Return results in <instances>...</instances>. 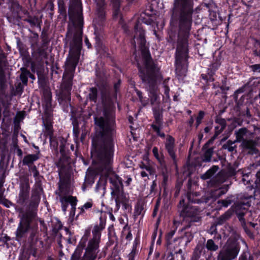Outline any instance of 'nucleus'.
<instances>
[{
  "label": "nucleus",
  "mask_w": 260,
  "mask_h": 260,
  "mask_svg": "<svg viewBox=\"0 0 260 260\" xmlns=\"http://www.w3.org/2000/svg\"><path fill=\"white\" fill-rule=\"evenodd\" d=\"M69 13L70 18L69 32H72L74 27L78 29V32L74 42L75 46L72 47L71 49L70 57L68 60L69 64H71L75 68L79 57L82 36V31L81 30L82 25V9L79 2H75L74 4H72L70 6Z\"/></svg>",
  "instance_id": "nucleus-1"
},
{
  "label": "nucleus",
  "mask_w": 260,
  "mask_h": 260,
  "mask_svg": "<svg viewBox=\"0 0 260 260\" xmlns=\"http://www.w3.org/2000/svg\"><path fill=\"white\" fill-rule=\"evenodd\" d=\"M239 246L235 240H229L224 246L218 256V260H232L237 256Z\"/></svg>",
  "instance_id": "nucleus-2"
},
{
  "label": "nucleus",
  "mask_w": 260,
  "mask_h": 260,
  "mask_svg": "<svg viewBox=\"0 0 260 260\" xmlns=\"http://www.w3.org/2000/svg\"><path fill=\"white\" fill-rule=\"evenodd\" d=\"M93 235V239L89 242L82 260H93L96 256L101 234L98 231H94Z\"/></svg>",
  "instance_id": "nucleus-3"
},
{
  "label": "nucleus",
  "mask_w": 260,
  "mask_h": 260,
  "mask_svg": "<svg viewBox=\"0 0 260 260\" xmlns=\"http://www.w3.org/2000/svg\"><path fill=\"white\" fill-rule=\"evenodd\" d=\"M187 52V41L186 39H184L182 42H179L177 46L176 51V70L180 68L181 58L183 57H185Z\"/></svg>",
  "instance_id": "nucleus-4"
},
{
  "label": "nucleus",
  "mask_w": 260,
  "mask_h": 260,
  "mask_svg": "<svg viewBox=\"0 0 260 260\" xmlns=\"http://www.w3.org/2000/svg\"><path fill=\"white\" fill-rule=\"evenodd\" d=\"M113 154V144L109 142L105 145L101 154L102 161L105 164H109L112 159Z\"/></svg>",
  "instance_id": "nucleus-5"
},
{
  "label": "nucleus",
  "mask_w": 260,
  "mask_h": 260,
  "mask_svg": "<svg viewBox=\"0 0 260 260\" xmlns=\"http://www.w3.org/2000/svg\"><path fill=\"white\" fill-rule=\"evenodd\" d=\"M29 229V220L27 217H23L20 221V225L16 232L18 239L24 236Z\"/></svg>",
  "instance_id": "nucleus-6"
},
{
  "label": "nucleus",
  "mask_w": 260,
  "mask_h": 260,
  "mask_svg": "<svg viewBox=\"0 0 260 260\" xmlns=\"http://www.w3.org/2000/svg\"><path fill=\"white\" fill-rule=\"evenodd\" d=\"M107 177L109 178L111 183L115 190L119 189L122 187L121 179L110 169H108Z\"/></svg>",
  "instance_id": "nucleus-7"
},
{
  "label": "nucleus",
  "mask_w": 260,
  "mask_h": 260,
  "mask_svg": "<svg viewBox=\"0 0 260 260\" xmlns=\"http://www.w3.org/2000/svg\"><path fill=\"white\" fill-rule=\"evenodd\" d=\"M134 42L135 44L137 43L138 44H139L141 48H142L145 43L143 30L142 29V27L138 24L135 26Z\"/></svg>",
  "instance_id": "nucleus-8"
},
{
  "label": "nucleus",
  "mask_w": 260,
  "mask_h": 260,
  "mask_svg": "<svg viewBox=\"0 0 260 260\" xmlns=\"http://www.w3.org/2000/svg\"><path fill=\"white\" fill-rule=\"evenodd\" d=\"M94 120L96 125L99 126L100 133H102V135H104L106 132L109 131L110 127L107 119H104L103 117H95Z\"/></svg>",
  "instance_id": "nucleus-9"
},
{
  "label": "nucleus",
  "mask_w": 260,
  "mask_h": 260,
  "mask_svg": "<svg viewBox=\"0 0 260 260\" xmlns=\"http://www.w3.org/2000/svg\"><path fill=\"white\" fill-rule=\"evenodd\" d=\"M174 140L173 138L170 136H168L167 139L166 147L168 151L170 156L174 159L175 158V152L174 151Z\"/></svg>",
  "instance_id": "nucleus-10"
},
{
  "label": "nucleus",
  "mask_w": 260,
  "mask_h": 260,
  "mask_svg": "<svg viewBox=\"0 0 260 260\" xmlns=\"http://www.w3.org/2000/svg\"><path fill=\"white\" fill-rule=\"evenodd\" d=\"M140 168L142 169L141 175L143 177H147L149 175H151L153 173V170L150 166L142 164L140 165Z\"/></svg>",
  "instance_id": "nucleus-11"
},
{
  "label": "nucleus",
  "mask_w": 260,
  "mask_h": 260,
  "mask_svg": "<svg viewBox=\"0 0 260 260\" xmlns=\"http://www.w3.org/2000/svg\"><path fill=\"white\" fill-rule=\"evenodd\" d=\"M83 246H78L72 255L71 260H78L82 252Z\"/></svg>",
  "instance_id": "nucleus-12"
},
{
  "label": "nucleus",
  "mask_w": 260,
  "mask_h": 260,
  "mask_svg": "<svg viewBox=\"0 0 260 260\" xmlns=\"http://www.w3.org/2000/svg\"><path fill=\"white\" fill-rule=\"evenodd\" d=\"M61 202L70 203L73 207L75 206L76 204V199L75 198L71 196L66 197L61 200Z\"/></svg>",
  "instance_id": "nucleus-13"
},
{
  "label": "nucleus",
  "mask_w": 260,
  "mask_h": 260,
  "mask_svg": "<svg viewBox=\"0 0 260 260\" xmlns=\"http://www.w3.org/2000/svg\"><path fill=\"white\" fill-rule=\"evenodd\" d=\"M143 56L145 58L146 67L147 69L149 68V64L150 63V55L147 52V50H144L142 52Z\"/></svg>",
  "instance_id": "nucleus-14"
},
{
  "label": "nucleus",
  "mask_w": 260,
  "mask_h": 260,
  "mask_svg": "<svg viewBox=\"0 0 260 260\" xmlns=\"http://www.w3.org/2000/svg\"><path fill=\"white\" fill-rule=\"evenodd\" d=\"M206 247L210 250L215 251L217 249L218 246L215 245L212 240H209L206 244Z\"/></svg>",
  "instance_id": "nucleus-15"
},
{
  "label": "nucleus",
  "mask_w": 260,
  "mask_h": 260,
  "mask_svg": "<svg viewBox=\"0 0 260 260\" xmlns=\"http://www.w3.org/2000/svg\"><path fill=\"white\" fill-rule=\"evenodd\" d=\"M37 159V157L35 155H29L25 157L23 159V162L24 164H28Z\"/></svg>",
  "instance_id": "nucleus-16"
},
{
  "label": "nucleus",
  "mask_w": 260,
  "mask_h": 260,
  "mask_svg": "<svg viewBox=\"0 0 260 260\" xmlns=\"http://www.w3.org/2000/svg\"><path fill=\"white\" fill-rule=\"evenodd\" d=\"M246 129H240L237 133V136L238 138V139L239 141L240 140V139H243L244 135L246 134Z\"/></svg>",
  "instance_id": "nucleus-17"
},
{
  "label": "nucleus",
  "mask_w": 260,
  "mask_h": 260,
  "mask_svg": "<svg viewBox=\"0 0 260 260\" xmlns=\"http://www.w3.org/2000/svg\"><path fill=\"white\" fill-rule=\"evenodd\" d=\"M243 145L247 148L252 149L254 146V143L251 141H244L243 142Z\"/></svg>",
  "instance_id": "nucleus-18"
},
{
  "label": "nucleus",
  "mask_w": 260,
  "mask_h": 260,
  "mask_svg": "<svg viewBox=\"0 0 260 260\" xmlns=\"http://www.w3.org/2000/svg\"><path fill=\"white\" fill-rule=\"evenodd\" d=\"M149 97L151 98V103H153L157 99V94L156 91L154 90H152L149 91Z\"/></svg>",
  "instance_id": "nucleus-19"
},
{
  "label": "nucleus",
  "mask_w": 260,
  "mask_h": 260,
  "mask_svg": "<svg viewBox=\"0 0 260 260\" xmlns=\"http://www.w3.org/2000/svg\"><path fill=\"white\" fill-rule=\"evenodd\" d=\"M218 203H221L222 206L223 207H227L231 203V200L230 199H227L224 200L218 201Z\"/></svg>",
  "instance_id": "nucleus-20"
},
{
  "label": "nucleus",
  "mask_w": 260,
  "mask_h": 260,
  "mask_svg": "<svg viewBox=\"0 0 260 260\" xmlns=\"http://www.w3.org/2000/svg\"><path fill=\"white\" fill-rule=\"evenodd\" d=\"M89 97L90 99L91 100L94 101L95 100L96 97V92L95 89H92L91 90V92L90 93V94L89 95Z\"/></svg>",
  "instance_id": "nucleus-21"
},
{
  "label": "nucleus",
  "mask_w": 260,
  "mask_h": 260,
  "mask_svg": "<svg viewBox=\"0 0 260 260\" xmlns=\"http://www.w3.org/2000/svg\"><path fill=\"white\" fill-rule=\"evenodd\" d=\"M211 155H212L211 150H207L205 153V158L204 160L207 161H209L210 160Z\"/></svg>",
  "instance_id": "nucleus-22"
},
{
  "label": "nucleus",
  "mask_w": 260,
  "mask_h": 260,
  "mask_svg": "<svg viewBox=\"0 0 260 260\" xmlns=\"http://www.w3.org/2000/svg\"><path fill=\"white\" fill-rule=\"evenodd\" d=\"M153 128L155 130V131L157 133L158 135H159L160 137H164L165 135L163 133H161L159 131V128L156 126V125H153Z\"/></svg>",
  "instance_id": "nucleus-23"
},
{
  "label": "nucleus",
  "mask_w": 260,
  "mask_h": 260,
  "mask_svg": "<svg viewBox=\"0 0 260 260\" xmlns=\"http://www.w3.org/2000/svg\"><path fill=\"white\" fill-rule=\"evenodd\" d=\"M203 116H204L203 112H200L199 113V116H198V117L197 118V122L198 125H199L200 123L201 120L203 118Z\"/></svg>",
  "instance_id": "nucleus-24"
},
{
  "label": "nucleus",
  "mask_w": 260,
  "mask_h": 260,
  "mask_svg": "<svg viewBox=\"0 0 260 260\" xmlns=\"http://www.w3.org/2000/svg\"><path fill=\"white\" fill-rule=\"evenodd\" d=\"M153 153L154 154V155L155 156V157L158 160L160 159V158H159V154H158V149L156 147H154L153 148Z\"/></svg>",
  "instance_id": "nucleus-25"
},
{
  "label": "nucleus",
  "mask_w": 260,
  "mask_h": 260,
  "mask_svg": "<svg viewBox=\"0 0 260 260\" xmlns=\"http://www.w3.org/2000/svg\"><path fill=\"white\" fill-rule=\"evenodd\" d=\"M24 116V112H20L17 113L16 115V118L19 119V120H21V119H23Z\"/></svg>",
  "instance_id": "nucleus-26"
},
{
  "label": "nucleus",
  "mask_w": 260,
  "mask_h": 260,
  "mask_svg": "<svg viewBox=\"0 0 260 260\" xmlns=\"http://www.w3.org/2000/svg\"><path fill=\"white\" fill-rule=\"evenodd\" d=\"M91 206H92V204L91 203L87 202L83 205L82 209H87L88 208H90Z\"/></svg>",
  "instance_id": "nucleus-27"
},
{
  "label": "nucleus",
  "mask_w": 260,
  "mask_h": 260,
  "mask_svg": "<svg viewBox=\"0 0 260 260\" xmlns=\"http://www.w3.org/2000/svg\"><path fill=\"white\" fill-rule=\"evenodd\" d=\"M252 68L254 71L260 72V64L253 65Z\"/></svg>",
  "instance_id": "nucleus-28"
},
{
  "label": "nucleus",
  "mask_w": 260,
  "mask_h": 260,
  "mask_svg": "<svg viewBox=\"0 0 260 260\" xmlns=\"http://www.w3.org/2000/svg\"><path fill=\"white\" fill-rule=\"evenodd\" d=\"M169 89L168 87H165V93L167 99L169 98Z\"/></svg>",
  "instance_id": "nucleus-29"
},
{
  "label": "nucleus",
  "mask_w": 260,
  "mask_h": 260,
  "mask_svg": "<svg viewBox=\"0 0 260 260\" xmlns=\"http://www.w3.org/2000/svg\"><path fill=\"white\" fill-rule=\"evenodd\" d=\"M85 42L86 45L87 46L88 48H90L91 45L89 42L87 38H86V39L85 40Z\"/></svg>",
  "instance_id": "nucleus-30"
},
{
  "label": "nucleus",
  "mask_w": 260,
  "mask_h": 260,
  "mask_svg": "<svg viewBox=\"0 0 260 260\" xmlns=\"http://www.w3.org/2000/svg\"><path fill=\"white\" fill-rule=\"evenodd\" d=\"M4 205H5L7 207H9L11 205V203L8 201H6V203H4Z\"/></svg>",
  "instance_id": "nucleus-31"
},
{
  "label": "nucleus",
  "mask_w": 260,
  "mask_h": 260,
  "mask_svg": "<svg viewBox=\"0 0 260 260\" xmlns=\"http://www.w3.org/2000/svg\"><path fill=\"white\" fill-rule=\"evenodd\" d=\"M137 95L139 96L140 100L142 101V95H141V92L139 91H137Z\"/></svg>",
  "instance_id": "nucleus-32"
},
{
  "label": "nucleus",
  "mask_w": 260,
  "mask_h": 260,
  "mask_svg": "<svg viewBox=\"0 0 260 260\" xmlns=\"http://www.w3.org/2000/svg\"><path fill=\"white\" fill-rule=\"evenodd\" d=\"M18 153L19 155H20V156L22 155V153L20 149H18Z\"/></svg>",
  "instance_id": "nucleus-33"
},
{
  "label": "nucleus",
  "mask_w": 260,
  "mask_h": 260,
  "mask_svg": "<svg viewBox=\"0 0 260 260\" xmlns=\"http://www.w3.org/2000/svg\"><path fill=\"white\" fill-rule=\"evenodd\" d=\"M211 171L209 170L207 172V175H208V177H209L211 174Z\"/></svg>",
  "instance_id": "nucleus-34"
},
{
  "label": "nucleus",
  "mask_w": 260,
  "mask_h": 260,
  "mask_svg": "<svg viewBox=\"0 0 260 260\" xmlns=\"http://www.w3.org/2000/svg\"><path fill=\"white\" fill-rule=\"evenodd\" d=\"M63 210L64 211H65V210H66V208H65V207H63Z\"/></svg>",
  "instance_id": "nucleus-35"
},
{
  "label": "nucleus",
  "mask_w": 260,
  "mask_h": 260,
  "mask_svg": "<svg viewBox=\"0 0 260 260\" xmlns=\"http://www.w3.org/2000/svg\"><path fill=\"white\" fill-rule=\"evenodd\" d=\"M203 178L204 179H206V177H205V176H203Z\"/></svg>",
  "instance_id": "nucleus-36"
},
{
  "label": "nucleus",
  "mask_w": 260,
  "mask_h": 260,
  "mask_svg": "<svg viewBox=\"0 0 260 260\" xmlns=\"http://www.w3.org/2000/svg\"><path fill=\"white\" fill-rule=\"evenodd\" d=\"M131 181V179H128V181Z\"/></svg>",
  "instance_id": "nucleus-37"
}]
</instances>
